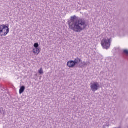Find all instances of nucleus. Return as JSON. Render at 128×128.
<instances>
[{
  "label": "nucleus",
  "mask_w": 128,
  "mask_h": 128,
  "mask_svg": "<svg viewBox=\"0 0 128 128\" xmlns=\"http://www.w3.org/2000/svg\"><path fill=\"white\" fill-rule=\"evenodd\" d=\"M38 74H44V70H42V68H40L38 70Z\"/></svg>",
  "instance_id": "obj_9"
},
{
  "label": "nucleus",
  "mask_w": 128,
  "mask_h": 128,
  "mask_svg": "<svg viewBox=\"0 0 128 128\" xmlns=\"http://www.w3.org/2000/svg\"><path fill=\"white\" fill-rule=\"evenodd\" d=\"M124 54H126V56H128V50H124Z\"/></svg>",
  "instance_id": "obj_12"
},
{
  "label": "nucleus",
  "mask_w": 128,
  "mask_h": 128,
  "mask_svg": "<svg viewBox=\"0 0 128 128\" xmlns=\"http://www.w3.org/2000/svg\"><path fill=\"white\" fill-rule=\"evenodd\" d=\"M110 122H106V124L104 126V128H110Z\"/></svg>",
  "instance_id": "obj_10"
},
{
  "label": "nucleus",
  "mask_w": 128,
  "mask_h": 128,
  "mask_svg": "<svg viewBox=\"0 0 128 128\" xmlns=\"http://www.w3.org/2000/svg\"><path fill=\"white\" fill-rule=\"evenodd\" d=\"M33 52L35 54H38L40 52V51L38 48H33Z\"/></svg>",
  "instance_id": "obj_6"
},
{
  "label": "nucleus",
  "mask_w": 128,
  "mask_h": 128,
  "mask_svg": "<svg viewBox=\"0 0 128 128\" xmlns=\"http://www.w3.org/2000/svg\"><path fill=\"white\" fill-rule=\"evenodd\" d=\"M38 46H40V45L38 43L34 44V48H38Z\"/></svg>",
  "instance_id": "obj_11"
},
{
  "label": "nucleus",
  "mask_w": 128,
  "mask_h": 128,
  "mask_svg": "<svg viewBox=\"0 0 128 128\" xmlns=\"http://www.w3.org/2000/svg\"><path fill=\"white\" fill-rule=\"evenodd\" d=\"M10 32V28L4 24L0 26V36H6Z\"/></svg>",
  "instance_id": "obj_2"
},
{
  "label": "nucleus",
  "mask_w": 128,
  "mask_h": 128,
  "mask_svg": "<svg viewBox=\"0 0 128 128\" xmlns=\"http://www.w3.org/2000/svg\"><path fill=\"white\" fill-rule=\"evenodd\" d=\"M26 90V87L24 86H22L20 90V94H22Z\"/></svg>",
  "instance_id": "obj_8"
},
{
  "label": "nucleus",
  "mask_w": 128,
  "mask_h": 128,
  "mask_svg": "<svg viewBox=\"0 0 128 128\" xmlns=\"http://www.w3.org/2000/svg\"><path fill=\"white\" fill-rule=\"evenodd\" d=\"M82 64L83 66H88V62H83Z\"/></svg>",
  "instance_id": "obj_13"
},
{
  "label": "nucleus",
  "mask_w": 128,
  "mask_h": 128,
  "mask_svg": "<svg viewBox=\"0 0 128 128\" xmlns=\"http://www.w3.org/2000/svg\"><path fill=\"white\" fill-rule=\"evenodd\" d=\"M67 66H68V68H72L76 66V64H74V60H70L67 62Z\"/></svg>",
  "instance_id": "obj_5"
},
{
  "label": "nucleus",
  "mask_w": 128,
  "mask_h": 128,
  "mask_svg": "<svg viewBox=\"0 0 128 128\" xmlns=\"http://www.w3.org/2000/svg\"><path fill=\"white\" fill-rule=\"evenodd\" d=\"M112 43V38H105L102 41V46L105 50H108L110 48V44Z\"/></svg>",
  "instance_id": "obj_3"
},
{
  "label": "nucleus",
  "mask_w": 128,
  "mask_h": 128,
  "mask_svg": "<svg viewBox=\"0 0 128 128\" xmlns=\"http://www.w3.org/2000/svg\"><path fill=\"white\" fill-rule=\"evenodd\" d=\"M76 16L71 17L70 20L68 22L69 28L75 32H82L86 28L88 25L84 20H76Z\"/></svg>",
  "instance_id": "obj_1"
},
{
  "label": "nucleus",
  "mask_w": 128,
  "mask_h": 128,
  "mask_svg": "<svg viewBox=\"0 0 128 128\" xmlns=\"http://www.w3.org/2000/svg\"><path fill=\"white\" fill-rule=\"evenodd\" d=\"M100 88V83L98 82H93L90 84L91 90L94 92H95L96 90H98Z\"/></svg>",
  "instance_id": "obj_4"
},
{
  "label": "nucleus",
  "mask_w": 128,
  "mask_h": 128,
  "mask_svg": "<svg viewBox=\"0 0 128 128\" xmlns=\"http://www.w3.org/2000/svg\"><path fill=\"white\" fill-rule=\"evenodd\" d=\"M80 62H82V60L78 58H76L74 61V62L76 64H80Z\"/></svg>",
  "instance_id": "obj_7"
}]
</instances>
